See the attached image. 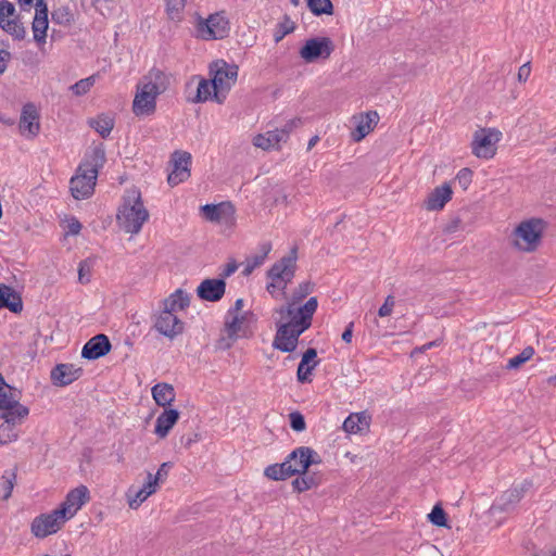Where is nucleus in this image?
Segmentation results:
<instances>
[{
  "label": "nucleus",
  "mask_w": 556,
  "mask_h": 556,
  "mask_svg": "<svg viewBox=\"0 0 556 556\" xmlns=\"http://www.w3.org/2000/svg\"><path fill=\"white\" fill-rule=\"evenodd\" d=\"M170 85V75L153 67L138 83L132 101V112L136 116H149L156 110V99Z\"/></svg>",
  "instance_id": "f257e3e1"
},
{
  "label": "nucleus",
  "mask_w": 556,
  "mask_h": 556,
  "mask_svg": "<svg viewBox=\"0 0 556 556\" xmlns=\"http://www.w3.org/2000/svg\"><path fill=\"white\" fill-rule=\"evenodd\" d=\"M116 218L119 227L125 232L137 235L141 231L143 224L149 219V212L144 207L138 189L126 191Z\"/></svg>",
  "instance_id": "f03ea898"
},
{
  "label": "nucleus",
  "mask_w": 556,
  "mask_h": 556,
  "mask_svg": "<svg viewBox=\"0 0 556 556\" xmlns=\"http://www.w3.org/2000/svg\"><path fill=\"white\" fill-rule=\"evenodd\" d=\"M298 260V248L293 247L290 252L274 263L267 271V278L270 280L267 286V292L275 299L285 298L286 289L295 275Z\"/></svg>",
  "instance_id": "7ed1b4c3"
},
{
  "label": "nucleus",
  "mask_w": 556,
  "mask_h": 556,
  "mask_svg": "<svg viewBox=\"0 0 556 556\" xmlns=\"http://www.w3.org/2000/svg\"><path fill=\"white\" fill-rule=\"evenodd\" d=\"M296 303H289L277 309L280 316L279 323L296 329L298 333H303L312 325L313 315L315 314L318 302L315 296L309 298L306 303L298 308L294 307Z\"/></svg>",
  "instance_id": "20e7f679"
},
{
  "label": "nucleus",
  "mask_w": 556,
  "mask_h": 556,
  "mask_svg": "<svg viewBox=\"0 0 556 556\" xmlns=\"http://www.w3.org/2000/svg\"><path fill=\"white\" fill-rule=\"evenodd\" d=\"M544 231L541 218H530L521 222L513 231V244L520 251L532 252L539 245Z\"/></svg>",
  "instance_id": "39448f33"
},
{
  "label": "nucleus",
  "mask_w": 556,
  "mask_h": 556,
  "mask_svg": "<svg viewBox=\"0 0 556 556\" xmlns=\"http://www.w3.org/2000/svg\"><path fill=\"white\" fill-rule=\"evenodd\" d=\"M239 67L225 60H216L208 66V76L219 90V94L226 99L238 79Z\"/></svg>",
  "instance_id": "423d86ee"
},
{
  "label": "nucleus",
  "mask_w": 556,
  "mask_h": 556,
  "mask_svg": "<svg viewBox=\"0 0 556 556\" xmlns=\"http://www.w3.org/2000/svg\"><path fill=\"white\" fill-rule=\"evenodd\" d=\"M229 21L222 14H211L207 18L199 16L195 24V36L202 40H218L228 36Z\"/></svg>",
  "instance_id": "0eeeda50"
},
{
  "label": "nucleus",
  "mask_w": 556,
  "mask_h": 556,
  "mask_svg": "<svg viewBox=\"0 0 556 556\" xmlns=\"http://www.w3.org/2000/svg\"><path fill=\"white\" fill-rule=\"evenodd\" d=\"M34 0H18L22 11L29 12L33 7ZM35 16L31 23V30L34 40L38 46L46 43L47 30L49 26L48 20V5L46 0H36L35 4Z\"/></svg>",
  "instance_id": "6e6552de"
},
{
  "label": "nucleus",
  "mask_w": 556,
  "mask_h": 556,
  "mask_svg": "<svg viewBox=\"0 0 556 556\" xmlns=\"http://www.w3.org/2000/svg\"><path fill=\"white\" fill-rule=\"evenodd\" d=\"M502 132L495 128H482L473 134L471 142L472 154L479 159H492L496 153V144Z\"/></svg>",
  "instance_id": "1a4fd4ad"
},
{
  "label": "nucleus",
  "mask_w": 556,
  "mask_h": 556,
  "mask_svg": "<svg viewBox=\"0 0 556 556\" xmlns=\"http://www.w3.org/2000/svg\"><path fill=\"white\" fill-rule=\"evenodd\" d=\"M197 83L194 93H188L186 99L190 103H204L207 101H213L218 104H223L225 102L224 96L219 94V90L213 83L212 78H203L199 75H194L191 77L190 81L187 84V89H190L191 86Z\"/></svg>",
  "instance_id": "9d476101"
},
{
  "label": "nucleus",
  "mask_w": 556,
  "mask_h": 556,
  "mask_svg": "<svg viewBox=\"0 0 556 556\" xmlns=\"http://www.w3.org/2000/svg\"><path fill=\"white\" fill-rule=\"evenodd\" d=\"M334 50V45L329 37H314L306 40L300 50V56L306 63H313L318 59H328Z\"/></svg>",
  "instance_id": "9b49d317"
},
{
  "label": "nucleus",
  "mask_w": 556,
  "mask_h": 556,
  "mask_svg": "<svg viewBox=\"0 0 556 556\" xmlns=\"http://www.w3.org/2000/svg\"><path fill=\"white\" fill-rule=\"evenodd\" d=\"M65 521L66 519L63 515H60L58 509H54L49 514H41L33 520L31 533L36 538L43 539L58 532Z\"/></svg>",
  "instance_id": "f8f14e48"
},
{
  "label": "nucleus",
  "mask_w": 556,
  "mask_h": 556,
  "mask_svg": "<svg viewBox=\"0 0 556 556\" xmlns=\"http://www.w3.org/2000/svg\"><path fill=\"white\" fill-rule=\"evenodd\" d=\"M90 498L89 490L85 485H79L73 490H71L64 502L56 508L60 515L68 520L73 518L76 513L81 508V506L87 503Z\"/></svg>",
  "instance_id": "ddd939ff"
},
{
  "label": "nucleus",
  "mask_w": 556,
  "mask_h": 556,
  "mask_svg": "<svg viewBox=\"0 0 556 556\" xmlns=\"http://www.w3.org/2000/svg\"><path fill=\"white\" fill-rule=\"evenodd\" d=\"M80 174L71 179V192L76 200L89 198L93 191L97 181L94 170H86L79 166Z\"/></svg>",
  "instance_id": "4468645a"
},
{
  "label": "nucleus",
  "mask_w": 556,
  "mask_h": 556,
  "mask_svg": "<svg viewBox=\"0 0 556 556\" xmlns=\"http://www.w3.org/2000/svg\"><path fill=\"white\" fill-rule=\"evenodd\" d=\"M154 328L164 337L174 339L184 332L185 324L174 312L163 308L155 319Z\"/></svg>",
  "instance_id": "2eb2a0df"
},
{
  "label": "nucleus",
  "mask_w": 556,
  "mask_h": 556,
  "mask_svg": "<svg viewBox=\"0 0 556 556\" xmlns=\"http://www.w3.org/2000/svg\"><path fill=\"white\" fill-rule=\"evenodd\" d=\"M173 170L167 177L170 186H177L190 177L191 154L186 151H175L172 156Z\"/></svg>",
  "instance_id": "dca6fc26"
},
{
  "label": "nucleus",
  "mask_w": 556,
  "mask_h": 556,
  "mask_svg": "<svg viewBox=\"0 0 556 556\" xmlns=\"http://www.w3.org/2000/svg\"><path fill=\"white\" fill-rule=\"evenodd\" d=\"M291 467L295 470V475L305 473L313 464L321 462L319 455L308 446H300L289 454Z\"/></svg>",
  "instance_id": "f3484780"
},
{
  "label": "nucleus",
  "mask_w": 556,
  "mask_h": 556,
  "mask_svg": "<svg viewBox=\"0 0 556 556\" xmlns=\"http://www.w3.org/2000/svg\"><path fill=\"white\" fill-rule=\"evenodd\" d=\"M301 334L296 332V329L278 321L273 345L281 352H293L296 349Z\"/></svg>",
  "instance_id": "a211bd4d"
},
{
  "label": "nucleus",
  "mask_w": 556,
  "mask_h": 556,
  "mask_svg": "<svg viewBox=\"0 0 556 556\" xmlns=\"http://www.w3.org/2000/svg\"><path fill=\"white\" fill-rule=\"evenodd\" d=\"M22 135L35 138L40 131L39 113L35 104L26 103L22 109L18 124Z\"/></svg>",
  "instance_id": "6ab92c4d"
},
{
  "label": "nucleus",
  "mask_w": 556,
  "mask_h": 556,
  "mask_svg": "<svg viewBox=\"0 0 556 556\" xmlns=\"http://www.w3.org/2000/svg\"><path fill=\"white\" fill-rule=\"evenodd\" d=\"M226 292V282L223 278L204 279L197 288V295L207 302L219 301Z\"/></svg>",
  "instance_id": "aec40b11"
},
{
  "label": "nucleus",
  "mask_w": 556,
  "mask_h": 556,
  "mask_svg": "<svg viewBox=\"0 0 556 556\" xmlns=\"http://www.w3.org/2000/svg\"><path fill=\"white\" fill-rule=\"evenodd\" d=\"M112 349L108 336L99 333L89 339L81 350V357L93 361L105 356Z\"/></svg>",
  "instance_id": "412c9836"
},
{
  "label": "nucleus",
  "mask_w": 556,
  "mask_h": 556,
  "mask_svg": "<svg viewBox=\"0 0 556 556\" xmlns=\"http://www.w3.org/2000/svg\"><path fill=\"white\" fill-rule=\"evenodd\" d=\"M81 374L80 367L73 364H59L51 370V380L54 386L65 387L76 381Z\"/></svg>",
  "instance_id": "4be33fe9"
},
{
  "label": "nucleus",
  "mask_w": 556,
  "mask_h": 556,
  "mask_svg": "<svg viewBox=\"0 0 556 556\" xmlns=\"http://www.w3.org/2000/svg\"><path fill=\"white\" fill-rule=\"evenodd\" d=\"M203 217L210 222L227 223L235 214V207L229 202H222L219 204H205L201 206Z\"/></svg>",
  "instance_id": "5701e85b"
},
{
  "label": "nucleus",
  "mask_w": 556,
  "mask_h": 556,
  "mask_svg": "<svg viewBox=\"0 0 556 556\" xmlns=\"http://www.w3.org/2000/svg\"><path fill=\"white\" fill-rule=\"evenodd\" d=\"M531 488V482L523 481L519 485H514L511 489L505 491L497 500L494 507L500 510L507 511L515 504H517L523 496L525 492Z\"/></svg>",
  "instance_id": "b1692460"
},
{
  "label": "nucleus",
  "mask_w": 556,
  "mask_h": 556,
  "mask_svg": "<svg viewBox=\"0 0 556 556\" xmlns=\"http://www.w3.org/2000/svg\"><path fill=\"white\" fill-rule=\"evenodd\" d=\"M286 130H268L264 134H258L253 138V144L263 150L278 149L281 142L287 141Z\"/></svg>",
  "instance_id": "393cba45"
},
{
  "label": "nucleus",
  "mask_w": 556,
  "mask_h": 556,
  "mask_svg": "<svg viewBox=\"0 0 556 556\" xmlns=\"http://www.w3.org/2000/svg\"><path fill=\"white\" fill-rule=\"evenodd\" d=\"M453 191L448 185L437 187L427 198L425 206L428 211H439L452 199Z\"/></svg>",
  "instance_id": "a878e982"
},
{
  "label": "nucleus",
  "mask_w": 556,
  "mask_h": 556,
  "mask_svg": "<svg viewBox=\"0 0 556 556\" xmlns=\"http://www.w3.org/2000/svg\"><path fill=\"white\" fill-rule=\"evenodd\" d=\"M178 419L179 412L177 409H164L156 418L154 433L159 438H165Z\"/></svg>",
  "instance_id": "bb28decb"
},
{
  "label": "nucleus",
  "mask_w": 556,
  "mask_h": 556,
  "mask_svg": "<svg viewBox=\"0 0 556 556\" xmlns=\"http://www.w3.org/2000/svg\"><path fill=\"white\" fill-rule=\"evenodd\" d=\"M379 115L376 111H369L359 117L355 129L352 131V139L356 142L363 140L378 123Z\"/></svg>",
  "instance_id": "cd10ccee"
},
{
  "label": "nucleus",
  "mask_w": 556,
  "mask_h": 556,
  "mask_svg": "<svg viewBox=\"0 0 556 556\" xmlns=\"http://www.w3.org/2000/svg\"><path fill=\"white\" fill-rule=\"evenodd\" d=\"M28 414V407L21 404L18 400L16 404H11L8 408L2 409L0 417L3 419L4 422L17 426L25 420Z\"/></svg>",
  "instance_id": "c85d7f7f"
},
{
  "label": "nucleus",
  "mask_w": 556,
  "mask_h": 556,
  "mask_svg": "<svg viewBox=\"0 0 556 556\" xmlns=\"http://www.w3.org/2000/svg\"><path fill=\"white\" fill-rule=\"evenodd\" d=\"M152 397L159 406L166 407L175 401V389L166 382L156 383L151 389Z\"/></svg>",
  "instance_id": "c756f323"
},
{
  "label": "nucleus",
  "mask_w": 556,
  "mask_h": 556,
  "mask_svg": "<svg viewBox=\"0 0 556 556\" xmlns=\"http://www.w3.org/2000/svg\"><path fill=\"white\" fill-rule=\"evenodd\" d=\"M0 307H7L13 313H20L23 309L21 296L5 285H0Z\"/></svg>",
  "instance_id": "7c9ffc66"
},
{
  "label": "nucleus",
  "mask_w": 556,
  "mask_h": 556,
  "mask_svg": "<svg viewBox=\"0 0 556 556\" xmlns=\"http://www.w3.org/2000/svg\"><path fill=\"white\" fill-rule=\"evenodd\" d=\"M264 475L271 480H286L292 476H295V470L291 467V460L289 455L286 457L285 462L280 464L269 465L265 468Z\"/></svg>",
  "instance_id": "2f4dec72"
},
{
  "label": "nucleus",
  "mask_w": 556,
  "mask_h": 556,
  "mask_svg": "<svg viewBox=\"0 0 556 556\" xmlns=\"http://www.w3.org/2000/svg\"><path fill=\"white\" fill-rule=\"evenodd\" d=\"M106 161L105 150L103 144H99L93 147L89 154L87 155V161L83 166L86 170H94L96 176H98L99 170L104 166Z\"/></svg>",
  "instance_id": "473e14b6"
},
{
  "label": "nucleus",
  "mask_w": 556,
  "mask_h": 556,
  "mask_svg": "<svg viewBox=\"0 0 556 556\" xmlns=\"http://www.w3.org/2000/svg\"><path fill=\"white\" fill-rule=\"evenodd\" d=\"M271 248V243L268 241L261 243L258 247L260 252L247 257L243 274L250 275L255 268L260 267L267 258Z\"/></svg>",
  "instance_id": "72a5a7b5"
},
{
  "label": "nucleus",
  "mask_w": 556,
  "mask_h": 556,
  "mask_svg": "<svg viewBox=\"0 0 556 556\" xmlns=\"http://www.w3.org/2000/svg\"><path fill=\"white\" fill-rule=\"evenodd\" d=\"M190 298L189 294L180 289L176 290L167 299L164 300V308L172 312L185 309L189 306Z\"/></svg>",
  "instance_id": "f704fd0d"
},
{
  "label": "nucleus",
  "mask_w": 556,
  "mask_h": 556,
  "mask_svg": "<svg viewBox=\"0 0 556 556\" xmlns=\"http://www.w3.org/2000/svg\"><path fill=\"white\" fill-rule=\"evenodd\" d=\"M92 127L102 138L110 136L114 127V118L109 115H99L89 122Z\"/></svg>",
  "instance_id": "c9c22d12"
},
{
  "label": "nucleus",
  "mask_w": 556,
  "mask_h": 556,
  "mask_svg": "<svg viewBox=\"0 0 556 556\" xmlns=\"http://www.w3.org/2000/svg\"><path fill=\"white\" fill-rule=\"evenodd\" d=\"M296 26L291 17L287 14L277 23L274 29V40L276 43L280 42L287 35L293 33Z\"/></svg>",
  "instance_id": "e433bc0d"
},
{
  "label": "nucleus",
  "mask_w": 556,
  "mask_h": 556,
  "mask_svg": "<svg viewBox=\"0 0 556 556\" xmlns=\"http://www.w3.org/2000/svg\"><path fill=\"white\" fill-rule=\"evenodd\" d=\"M366 427L368 422L363 414H351L343 422V429L349 433H357Z\"/></svg>",
  "instance_id": "4c0bfd02"
},
{
  "label": "nucleus",
  "mask_w": 556,
  "mask_h": 556,
  "mask_svg": "<svg viewBox=\"0 0 556 556\" xmlns=\"http://www.w3.org/2000/svg\"><path fill=\"white\" fill-rule=\"evenodd\" d=\"M16 481V473L14 470H4L0 478V496L2 500H8L13 491Z\"/></svg>",
  "instance_id": "58836bf2"
},
{
  "label": "nucleus",
  "mask_w": 556,
  "mask_h": 556,
  "mask_svg": "<svg viewBox=\"0 0 556 556\" xmlns=\"http://www.w3.org/2000/svg\"><path fill=\"white\" fill-rule=\"evenodd\" d=\"M0 27L16 40H23L26 36V28L18 17L7 21Z\"/></svg>",
  "instance_id": "ea45409f"
},
{
  "label": "nucleus",
  "mask_w": 556,
  "mask_h": 556,
  "mask_svg": "<svg viewBox=\"0 0 556 556\" xmlns=\"http://www.w3.org/2000/svg\"><path fill=\"white\" fill-rule=\"evenodd\" d=\"M301 477L295 478L292 481V486L296 492H304L317 486L320 482V479L314 475H308L307 471L305 473H301Z\"/></svg>",
  "instance_id": "a19ab883"
},
{
  "label": "nucleus",
  "mask_w": 556,
  "mask_h": 556,
  "mask_svg": "<svg viewBox=\"0 0 556 556\" xmlns=\"http://www.w3.org/2000/svg\"><path fill=\"white\" fill-rule=\"evenodd\" d=\"M188 0H165L167 16L174 22H180Z\"/></svg>",
  "instance_id": "79ce46f5"
},
{
  "label": "nucleus",
  "mask_w": 556,
  "mask_h": 556,
  "mask_svg": "<svg viewBox=\"0 0 556 556\" xmlns=\"http://www.w3.org/2000/svg\"><path fill=\"white\" fill-rule=\"evenodd\" d=\"M306 2L309 11L316 16L333 14L331 0H306Z\"/></svg>",
  "instance_id": "37998d69"
},
{
  "label": "nucleus",
  "mask_w": 556,
  "mask_h": 556,
  "mask_svg": "<svg viewBox=\"0 0 556 556\" xmlns=\"http://www.w3.org/2000/svg\"><path fill=\"white\" fill-rule=\"evenodd\" d=\"M128 505L131 509H137L150 495L141 488L130 486L126 493Z\"/></svg>",
  "instance_id": "c03bdc74"
},
{
  "label": "nucleus",
  "mask_w": 556,
  "mask_h": 556,
  "mask_svg": "<svg viewBox=\"0 0 556 556\" xmlns=\"http://www.w3.org/2000/svg\"><path fill=\"white\" fill-rule=\"evenodd\" d=\"M227 320L225 323V330L230 339H236L239 337L241 332V327L243 324V317L238 315H227Z\"/></svg>",
  "instance_id": "a18cd8bd"
},
{
  "label": "nucleus",
  "mask_w": 556,
  "mask_h": 556,
  "mask_svg": "<svg viewBox=\"0 0 556 556\" xmlns=\"http://www.w3.org/2000/svg\"><path fill=\"white\" fill-rule=\"evenodd\" d=\"M18 395L15 391L4 382L0 384V410L8 408L11 404H16Z\"/></svg>",
  "instance_id": "49530a36"
},
{
  "label": "nucleus",
  "mask_w": 556,
  "mask_h": 556,
  "mask_svg": "<svg viewBox=\"0 0 556 556\" xmlns=\"http://www.w3.org/2000/svg\"><path fill=\"white\" fill-rule=\"evenodd\" d=\"M534 354V349L532 346L525 348L519 354L511 357L507 363L508 369H516L529 361Z\"/></svg>",
  "instance_id": "de8ad7c7"
},
{
  "label": "nucleus",
  "mask_w": 556,
  "mask_h": 556,
  "mask_svg": "<svg viewBox=\"0 0 556 556\" xmlns=\"http://www.w3.org/2000/svg\"><path fill=\"white\" fill-rule=\"evenodd\" d=\"M18 438V431L16 430V426L10 425L7 422H2L0 425V443L8 444L11 443Z\"/></svg>",
  "instance_id": "09e8293b"
},
{
  "label": "nucleus",
  "mask_w": 556,
  "mask_h": 556,
  "mask_svg": "<svg viewBox=\"0 0 556 556\" xmlns=\"http://www.w3.org/2000/svg\"><path fill=\"white\" fill-rule=\"evenodd\" d=\"M94 83L96 77L92 75L87 78L78 80L77 83L72 85L70 89L75 96H84L91 89Z\"/></svg>",
  "instance_id": "8fccbe9b"
},
{
  "label": "nucleus",
  "mask_w": 556,
  "mask_h": 556,
  "mask_svg": "<svg viewBox=\"0 0 556 556\" xmlns=\"http://www.w3.org/2000/svg\"><path fill=\"white\" fill-rule=\"evenodd\" d=\"M314 290V285L309 281L302 282L292 293L291 303H298L306 298Z\"/></svg>",
  "instance_id": "3c124183"
},
{
  "label": "nucleus",
  "mask_w": 556,
  "mask_h": 556,
  "mask_svg": "<svg viewBox=\"0 0 556 556\" xmlns=\"http://www.w3.org/2000/svg\"><path fill=\"white\" fill-rule=\"evenodd\" d=\"M318 361H314L312 365L300 362L296 371V378L300 382H309L313 369L318 365Z\"/></svg>",
  "instance_id": "603ef678"
},
{
  "label": "nucleus",
  "mask_w": 556,
  "mask_h": 556,
  "mask_svg": "<svg viewBox=\"0 0 556 556\" xmlns=\"http://www.w3.org/2000/svg\"><path fill=\"white\" fill-rule=\"evenodd\" d=\"M13 17H16L14 4L7 0L0 1V25Z\"/></svg>",
  "instance_id": "864d4df0"
},
{
  "label": "nucleus",
  "mask_w": 556,
  "mask_h": 556,
  "mask_svg": "<svg viewBox=\"0 0 556 556\" xmlns=\"http://www.w3.org/2000/svg\"><path fill=\"white\" fill-rule=\"evenodd\" d=\"M429 520L434 526L444 527L446 526V514L443 508L439 505H435L431 513L429 514Z\"/></svg>",
  "instance_id": "5fc2aeb1"
},
{
  "label": "nucleus",
  "mask_w": 556,
  "mask_h": 556,
  "mask_svg": "<svg viewBox=\"0 0 556 556\" xmlns=\"http://www.w3.org/2000/svg\"><path fill=\"white\" fill-rule=\"evenodd\" d=\"M92 268V262L90 260H84L78 266V281L83 285L90 281V273Z\"/></svg>",
  "instance_id": "6e6d98bb"
},
{
  "label": "nucleus",
  "mask_w": 556,
  "mask_h": 556,
  "mask_svg": "<svg viewBox=\"0 0 556 556\" xmlns=\"http://www.w3.org/2000/svg\"><path fill=\"white\" fill-rule=\"evenodd\" d=\"M290 426L294 431L301 432L305 430L306 424L304 417L299 412H293L289 415Z\"/></svg>",
  "instance_id": "4d7b16f0"
},
{
  "label": "nucleus",
  "mask_w": 556,
  "mask_h": 556,
  "mask_svg": "<svg viewBox=\"0 0 556 556\" xmlns=\"http://www.w3.org/2000/svg\"><path fill=\"white\" fill-rule=\"evenodd\" d=\"M456 179H457L459 186L464 190H466L469 187V185L471 184L472 172L469 168H462L458 172Z\"/></svg>",
  "instance_id": "13d9d810"
},
{
  "label": "nucleus",
  "mask_w": 556,
  "mask_h": 556,
  "mask_svg": "<svg viewBox=\"0 0 556 556\" xmlns=\"http://www.w3.org/2000/svg\"><path fill=\"white\" fill-rule=\"evenodd\" d=\"M394 305H395L394 298L392 295H388L384 300V303L378 309V315L380 317L390 316L392 314Z\"/></svg>",
  "instance_id": "bf43d9fd"
},
{
  "label": "nucleus",
  "mask_w": 556,
  "mask_h": 556,
  "mask_svg": "<svg viewBox=\"0 0 556 556\" xmlns=\"http://www.w3.org/2000/svg\"><path fill=\"white\" fill-rule=\"evenodd\" d=\"M173 467V464L169 462L163 463L157 469L155 475H152V478L155 479L157 483L163 482L169 472V469Z\"/></svg>",
  "instance_id": "052dcab7"
},
{
  "label": "nucleus",
  "mask_w": 556,
  "mask_h": 556,
  "mask_svg": "<svg viewBox=\"0 0 556 556\" xmlns=\"http://www.w3.org/2000/svg\"><path fill=\"white\" fill-rule=\"evenodd\" d=\"M71 14L66 9H59L52 12V21L56 24H62L64 22H70Z\"/></svg>",
  "instance_id": "680f3d73"
},
{
  "label": "nucleus",
  "mask_w": 556,
  "mask_h": 556,
  "mask_svg": "<svg viewBox=\"0 0 556 556\" xmlns=\"http://www.w3.org/2000/svg\"><path fill=\"white\" fill-rule=\"evenodd\" d=\"M157 486L159 483L155 481V479L152 478V473L148 472L147 480L141 486V489L144 490L146 492H149V495H152L156 492Z\"/></svg>",
  "instance_id": "e2e57ef3"
},
{
  "label": "nucleus",
  "mask_w": 556,
  "mask_h": 556,
  "mask_svg": "<svg viewBox=\"0 0 556 556\" xmlns=\"http://www.w3.org/2000/svg\"><path fill=\"white\" fill-rule=\"evenodd\" d=\"M199 440H200V434L187 433L180 438V444L184 447L189 448L193 443L198 442Z\"/></svg>",
  "instance_id": "0e129e2a"
},
{
  "label": "nucleus",
  "mask_w": 556,
  "mask_h": 556,
  "mask_svg": "<svg viewBox=\"0 0 556 556\" xmlns=\"http://www.w3.org/2000/svg\"><path fill=\"white\" fill-rule=\"evenodd\" d=\"M302 124V121L300 118H293V119H290L288 121L283 127L281 128H276L277 130H286V135H287V139L289 138V135L290 132L295 128L298 127L299 125Z\"/></svg>",
  "instance_id": "69168bd1"
},
{
  "label": "nucleus",
  "mask_w": 556,
  "mask_h": 556,
  "mask_svg": "<svg viewBox=\"0 0 556 556\" xmlns=\"http://www.w3.org/2000/svg\"><path fill=\"white\" fill-rule=\"evenodd\" d=\"M531 73L530 62L522 64L518 70V80L526 81Z\"/></svg>",
  "instance_id": "338daca9"
},
{
  "label": "nucleus",
  "mask_w": 556,
  "mask_h": 556,
  "mask_svg": "<svg viewBox=\"0 0 556 556\" xmlns=\"http://www.w3.org/2000/svg\"><path fill=\"white\" fill-rule=\"evenodd\" d=\"M10 60H11V53L7 50L0 49V75L5 72Z\"/></svg>",
  "instance_id": "774afa93"
}]
</instances>
